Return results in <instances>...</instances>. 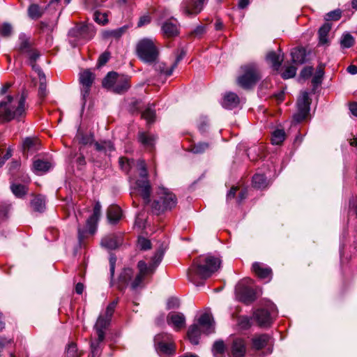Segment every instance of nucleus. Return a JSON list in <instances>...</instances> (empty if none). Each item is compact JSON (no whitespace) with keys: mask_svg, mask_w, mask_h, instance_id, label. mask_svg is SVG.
<instances>
[{"mask_svg":"<svg viewBox=\"0 0 357 357\" xmlns=\"http://www.w3.org/2000/svg\"><path fill=\"white\" fill-rule=\"evenodd\" d=\"M162 31L167 37H173L178 33L177 24L172 22H166L162 26Z\"/></svg>","mask_w":357,"mask_h":357,"instance_id":"nucleus-34","label":"nucleus"},{"mask_svg":"<svg viewBox=\"0 0 357 357\" xmlns=\"http://www.w3.org/2000/svg\"><path fill=\"white\" fill-rule=\"evenodd\" d=\"M199 325L203 328L204 333L207 334L214 332L215 326L212 315L208 313L203 314L199 319Z\"/></svg>","mask_w":357,"mask_h":357,"instance_id":"nucleus-20","label":"nucleus"},{"mask_svg":"<svg viewBox=\"0 0 357 357\" xmlns=\"http://www.w3.org/2000/svg\"><path fill=\"white\" fill-rule=\"evenodd\" d=\"M341 17V12L340 10H333L326 15V20H338Z\"/></svg>","mask_w":357,"mask_h":357,"instance_id":"nucleus-59","label":"nucleus"},{"mask_svg":"<svg viewBox=\"0 0 357 357\" xmlns=\"http://www.w3.org/2000/svg\"><path fill=\"white\" fill-rule=\"evenodd\" d=\"M138 57L144 62L152 63L158 56V50L152 40L144 38L139 40L136 47Z\"/></svg>","mask_w":357,"mask_h":357,"instance_id":"nucleus-7","label":"nucleus"},{"mask_svg":"<svg viewBox=\"0 0 357 357\" xmlns=\"http://www.w3.org/2000/svg\"><path fill=\"white\" fill-rule=\"evenodd\" d=\"M201 334L200 328L198 325H192L188 331V337L193 344H198L199 338Z\"/></svg>","mask_w":357,"mask_h":357,"instance_id":"nucleus-33","label":"nucleus"},{"mask_svg":"<svg viewBox=\"0 0 357 357\" xmlns=\"http://www.w3.org/2000/svg\"><path fill=\"white\" fill-rule=\"evenodd\" d=\"M225 346L223 341H216L213 347V352L215 357H222L224 354Z\"/></svg>","mask_w":357,"mask_h":357,"instance_id":"nucleus-49","label":"nucleus"},{"mask_svg":"<svg viewBox=\"0 0 357 357\" xmlns=\"http://www.w3.org/2000/svg\"><path fill=\"white\" fill-rule=\"evenodd\" d=\"M76 139L79 144L83 145L91 144L93 142V135L92 134H84L81 131L78 130L76 135Z\"/></svg>","mask_w":357,"mask_h":357,"instance_id":"nucleus-41","label":"nucleus"},{"mask_svg":"<svg viewBox=\"0 0 357 357\" xmlns=\"http://www.w3.org/2000/svg\"><path fill=\"white\" fill-rule=\"evenodd\" d=\"M137 272L130 268H123L118 278L119 289L129 287L131 290L137 291L144 287V280L149 275L146 273V262L139 261L137 263Z\"/></svg>","mask_w":357,"mask_h":357,"instance_id":"nucleus-2","label":"nucleus"},{"mask_svg":"<svg viewBox=\"0 0 357 357\" xmlns=\"http://www.w3.org/2000/svg\"><path fill=\"white\" fill-rule=\"evenodd\" d=\"M313 72V68L311 66L304 68L301 72V77L303 79L309 78Z\"/></svg>","mask_w":357,"mask_h":357,"instance_id":"nucleus-61","label":"nucleus"},{"mask_svg":"<svg viewBox=\"0 0 357 357\" xmlns=\"http://www.w3.org/2000/svg\"><path fill=\"white\" fill-rule=\"evenodd\" d=\"M208 148V144L205 142H200L195 144L191 151L194 153H202Z\"/></svg>","mask_w":357,"mask_h":357,"instance_id":"nucleus-54","label":"nucleus"},{"mask_svg":"<svg viewBox=\"0 0 357 357\" xmlns=\"http://www.w3.org/2000/svg\"><path fill=\"white\" fill-rule=\"evenodd\" d=\"M31 206L34 211L42 213L45 209V200L42 196H36L31 200Z\"/></svg>","mask_w":357,"mask_h":357,"instance_id":"nucleus-35","label":"nucleus"},{"mask_svg":"<svg viewBox=\"0 0 357 357\" xmlns=\"http://www.w3.org/2000/svg\"><path fill=\"white\" fill-rule=\"evenodd\" d=\"M36 74L40 82L38 95L41 98H44L47 94L46 89V77L43 71L37 73Z\"/></svg>","mask_w":357,"mask_h":357,"instance_id":"nucleus-40","label":"nucleus"},{"mask_svg":"<svg viewBox=\"0 0 357 357\" xmlns=\"http://www.w3.org/2000/svg\"><path fill=\"white\" fill-rule=\"evenodd\" d=\"M246 352V344L244 339L233 337L230 347L231 357H244Z\"/></svg>","mask_w":357,"mask_h":357,"instance_id":"nucleus-17","label":"nucleus"},{"mask_svg":"<svg viewBox=\"0 0 357 357\" xmlns=\"http://www.w3.org/2000/svg\"><path fill=\"white\" fill-rule=\"evenodd\" d=\"M155 110L151 107H147L142 114V117L146 120L148 123L153 122L155 119Z\"/></svg>","mask_w":357,"mask_h":357,"instance_id":"nucleus-51","label":"nucleus"},{"mask_svg":"<svg viewBox=\"0 0 357 357\" xmlns=\"http://www.w3.org/2000/svg\"><path fill=\"white\" fill-rule=\"evenodd\" d=\"M310 105L308 93L306 91L302 92L297 102L298 112L294 116L296 122H301L307 116L310 112Z\"/></svg>","mask_w":357,"mask_h":357,"instance_id":"nucleus-14","label":"nucleus"},{"mask_svg":"<svg viewBox=\"0 0 357 357\" xmlns=\"http://www.w3.org/2000/svg\"><path fill=\"white\" fill-rule=\"evenodd\" d=\"M206 31L205 26L203 25H199L197 26L192 32L191 35L195 36V37H200L202 36Z\"/></svg>","mask_w":357,"mask_h":357,"instance_id":"nucleus-60","label":"nucleus"},{"mask_svg":"<svg viewBox=\"0 0 357 357\" xmlns=\"http://www.w3.org/2000/svg\"><path fill=\"white\" fill-rule=\"evenodd\" d=\"M252 270L255 274L261 279L269 278L271 276V269L268 267L264 266L261 263H254L252 265Z\"/></svg>","mask_w":357,"mask_h":357,"instance_id":"nucleus-26","label":"nucleus"},{"mask_svg":"<svg viewBox=\"0 0 357 357\" xmlns=\"http://www.w3.org/2000/svg\"><path fill=\"white\" fill-rule=\"evenodd\" d=\"M324 66L319 65L316 70L315 75H314L312 82L314 86H317L321 83V80L324 74Z\"/></svg>","mask_w":357,"mask_h":357,"instance_id":"nucleus-47","label":"nucleus"},{"mask_svg":"<svg viewBox=\"0 0 357 357\" xmlns=\"http://www.w3.org/2000/svg\"><path fill=\"white\" fill-rule=\"evenodd\" d=\"M24 54H25L28 58V63L31 66L33 70H34L36 73L42 72L40 68L36 63L37 59L40 57V55L36 49L33 47Z\"/></svg>","mask_w":357,"mask_h":357,"instance_id":"nucleus-23","label":"nucleus"},{"mask_svg":"<svg viewBox=\"0 0 357 357\" xmlns=\"http://www.w3.org/2000/svg\"><path fill=\"white\" fill-rule=\"evenodd\" d=\"M331 29V25L329 23H325L319 30V43L325 45L328 43V34Z\"/></svg>","mask_w":357,"mask_h":357,"instance_id":"nucleus-38","label":"nucleus"},{"mask_svg":"<svg viewBox=\"0 0 357 357\" xmlns=\"http://www.w3.org/2000/svg\"><path fill=\"white\" fill-rule=\"evenodd\" d=\"M122 243V237L119 234H109L104 237L101 241L102 246L114 250L117 248Z\"/></svg>","mask_w":357,"mask_h":357,"instance_id":"nucleus-19","label":"nucleus"},{"mask_svg":"<svg viewBox=\"0 0 357 357\" xmlns=\"http://www.w3.org/2000/svg\"><path fill=\"white\" fill-rule=\"evenodd\" d=\"M122 217V211L119 206L112 205L107 209V218L110 223H116Z\"/></svg>","mask_w":357,"mask_h":357,"instance_id":"nucleus-28","label":"nucleus"},{"mask_svg":"<svg viewBox=\"0 0 357 357\" xmlns=\"http://www.w3.org/2000/svg\"><path fill=\"white\" fill-rule=\"evenodd\" d=\"M52 167V164L49 161L43 160H36L33 162V170L38 174H42L47 172Z\"/></svg>","mask_w":357,"mask_h":357,"instance_id":"nucleus-30","label":"nucleus"},{"mask_svg":"<svg viewBox=\"0 0 357 357\" xmlns=\"http://www.w3.org/2000/svg\"><path fill=\"white\" fill-rule=\"evenodd\" d=\"M239 102L240 99L236 93L228 92L225 93L222 105L225 108L231 109L236 107Z\"/></svg>","mask_w":357,"mask_h":357,"instance_id":"nucleus-22","label":"nucleus"},{"mask_svg":"<svg viewBox=\"0 0 357 357\" xmlns=\"http://www.w3.org/2000/svg\"><path fill=\"white\" fill-rule=\"evenodd\" d=\"M126 28L121 27L114 30L105 31L102 32L104 38H114L116 39L119 38L125 32Z\"/></svg>","mask_w":357,"mask_h":357,"instance_id":"nucleus-42","label":"nucleus"},{"mask_svg":"<svg viewBox=\"0 0 357 357\" xmlns=\"http://www.w3.org/2000/svg\"><path fill=\"white\" fill-rule=\"evenodd\" d=\"M167 324L173 327L174 330L179 331L185 326V316L178 312H169L167 317Z\"/></svg>","mask_w":357,"mask_h":357,"instance_id":"nucleus-18","label":"nucleus"},{"mask_svg":"<svg viewBox=\"0 0 357 357\" xmlns=\"http://www.w3.org/2000/svg\"><path fill=\"white\" fill-rule=\"evenodd\" d=\"M292 61L295 63H303L305 59V50L300 48H295L291 53Z\"/></svg>","mask_w":357,"mask_h":357,"instance_id":"nucleus-37","label":"nucleus"},{"mask_svg":"<svg viewBox=\"0 0 357 357\" xmlns=\"http://www.w3.org/2000/svg\"><path fill=\"white\" fill-rule=\"evenodd\" d=\"M151 21V18L149 15H144V16H142L139 20V22L137 23V26L139 27L140 26H142L145 24H147L150 22Z\"/></svg>","mask_w":357,"mask_h":357,"instance_id":"nucleus-64","label":"nucleus"},{"mask_svg":"<svg viewBox=\"0 0 357 357\" xmlns=\"http://www.w3.org/2000/svg\"><path fill=\"white\" fill-rule=\"evenodd\" d=\"M156 349L160 354L169 355L175 350V346L170 340V335L167 334H158L155 337Z\"/></svg>","mask_w":357,"mask_h":357,"instance_id":"nucleus-13","label":"nucleus"},{"mask_svg":"<svg viewBox=\"0 0 357 357\" xmlns=\"http://www.w3.org/2000/svg\"><path fill=\"white\" fill-rule=\"evenodd\" d=\"M155 69L161 74L169 76L172 74L174 68H173V65L167 67L165 63L160 62L155 64Z\"/></svg>","mask_w":357,"mask_h":357,"instance_id":"nucleus-44","label":"nucleus"},{"mask_svg":"<svg viewBox=\"0 0 357 357\" xmlns=\"http://www.w3.org/2000/svg\"><path fill=\"white\" fill-rule=\"evenodd\" d=\"M277 314L276 307L273 303H268L266 309H259L254 313V319L258 325L266 327L271 325L273 317Z\"/></svg>","mask_w":357,"mask_h":357,"instance_id":"nucleus-9","label":"nucleus"},{"mask_svg":"<svg viewBox=\"0 0 357 357\" xmlns=\"http://www.w3.org/2000/svg\"><path fill=\"white\" fill-rule=\"evenodd\" d=\"M130 87L129 84V78L121 75L117 79L115 85L114 86L112 91L116 93H123L126 92Z\"/></svg>","mask_w":357,"mask_h":357,"instance_id":"nucleus-25","label":"nucleus"},{"mask_svg":"<svg viewBox=\"0 0 357 357\" xmlns=\"http://www.w3.org/2000/svg\"><path fill=\"white\" fill-rule=\"evenodd\" d=\"M238 325L242 329H246L250 326V320L247 317L238 318Z\"/></svg>","mask_w":357,"mask_h":357,"instance_id":"nucleus-58","label":"nucleus"},{"mask_svg":"<svg viewBox=\"0 0 357 357\" xmlns=\"http://www.w3.org/2000/svg\"><path fill=\"white\" fill-rule=\"evenodd\" d=\"M82 355L77 347V345L74 342L68 344L66 351V357H80Z\"/></svg>","mask_w":357,"mask_h":357,"instance_id":"nucleus-48","label":"nucleus"},{"mask_svg":"<svg viewBox=\"0 0 357 357\" xmlns=\"http://www.w3.org/2000/svg\"><path fill=\"white\" fill-rule=\"evenodd\" d=\"M96 33V29L93 24L80 23L72 28L68 33L69 36L77 38L78 40L84 39L86 40H91Z\"/></svg>","mask_w":357,"mask_h":357,"instance_id":"nucleus-10","label":"nucleus"},{"mask_svg":"<svg viewBox=\"0 0 357 357\" xmlns=\"http://www.w3.org/2000/svg\"><path fill=\"white\" fill-rule=\"evenodd\" d=\"M25 114V98L24 96H6L0 101V123L18 119Z\"/></svg>","mask_w":357,"mask_h":357,"instance_id":"nucleus-3","label":"nucleus"},{"mask_svg":"<svg viewBox=\"0 0 357 357\" xmlns=\"http://www.w3.org/2000/svg\"><path fill=\"white\" fill-rule=\"evenodd\" d=\"M236 294L238 298L245 304H250L257 299L256 291L243 282L236 285Z\"/></svg>","mask_w":357,"mask_h":357,"instance_id":"nucleus-12","label":"nucleus"},{"mask_svg":"<svg viewBox=\"0 0 357 357\" xmlns=\"http://www.w3.org/2000/svg\"><path fill=\"white\" fill-rule=\"evenodd\" d=\"M121 76V75H118L115 72L109 73L102 80V86L105 88L112 91L116 82L117 79L119 78Z\"/></svg>","mask_w":357,"mask_h":357,"instance_id":"nucleus-32","label":"nucleus"},{"mask_svg":"<svg viewBox=\"0 0 357 357\" xmlns=\"http://www.w3.org/2000/svg\"><path fill=\"white\" fill-rule=\"evenodd\" d=\"M33 42L30 37L24 33H21L19 36L18 50L22 54H24L33 49Z\"/></svg>","mask_w":357,"mask_h":357,"instance_id":"nucleus-27","label":"nucleus"},{"mask_svg":"<svg viewBox=\"0 0 357 357\" xmlns=\"http://www.w3.org/2000/svg\"><path fill=\"white\" fill-rule=\"evenodd\" d=\"M130 162H131L127 158H121L119 159V165L121 169H123L124 171H128L131 165Z\"/></svg>","mask_w":357,"mask_h":357,"instance_id":"nucleus-63","label":"nucleus"},{"mask_svg":"<svg viewBox=\"0 0 357 357\" xmlns=\"http://www.w3.org/2000/svg\"><path fill=\"white\" fill-rule=\"evenodd\" d=\"M205 0H183L181 4V11L185 16H195L203 9Z\"/></svg>","mask_w":357,"mask_h":357,"instance_id":"nucleus-15","label":"nucleus"},{"mask_svg":"<svg viewBox=\"0 0 357 357\" xmlns=\"http://www.w3.org/2000/svg\"><path fill=\"white\" fill-rule=\"evenodd\" d=\"M137 169L140 178L136 181V186L144 200V204L146 205L151 202L150 195L151 188L148 179L146 165L144 160H139L137 162Z\"/></svg>","mask_w":357,"mask_h":357,"instance_id":"nucleus-6","label":"nucleus"},{"mask_svg":"<svg viewBox=\"0 0 357 357\" xmlns=\"http://www.w3.org/2000/svg\"><path fill=\"white\" fill-rule=\"evenodd\" d=\"M101 206L99 202H97L93 208V213L92 215L86 220V230H82L78 228V237L81 241L84 237L85 234L89 232L91 234H94L96 229V225L100 215Z\"/></svg>","mask_w":357,"mask_h":357,"instance_id":"nucleus-11","label":"nucleus"},{"mask_svg":"<svg viewBox=\"0 0 357 357\" xmlns=\"http://www.w3.org/2000/svg\"><path fill=\"white\" fill-rule=\"evenodd\" d=\"M95 79V75L90 70H84L79 73V81L81 85V93L85 99L90 93L91 85Z\"/></svg>","mask_w":357,"mask_h":357,"instance_id":"nucleus-16","label":"nucleus"},{"mask_svg":"<svg viewBox=\"0 0 357 357\" xmlns=\"http://www.w3.org/2000/svg\"><path fill=\"white\" fill-rule=\"evenodd\" d=\"M139 141L146 148H152L154 145L155 137L153 135L146 133L140 132L139 134Z\"/></svg>","mask_w":357,"mask_h":357,"instance_id":"nucleus-36","label":"nucleus"},{"mask_svg":"<svg viewBox=\"0 0 357 357\" xmlns=\"http://www.w3.org/2000/svg\"><path fill=\"white\" fill-rule=\"evenodd\" d=\"M241 68L243 74L238 77V84L243 89H250L259 79V70L255 64L246 65Z\"/></svg>","mask_w":357,"mask_h":357,"instance_id":"nucleus-8","label":"nucleus"},{"mask_svg":"<svg viewBox=\"0 0 357 357\" xmlns=\"http://www.w3.org/2000/svg\"><path fill=\"white\" fill-rule=\"evenodd\" d=\"M138 245L141 250H146L151 248V242L144 237H140L138 239Z\"/></svg>","mask_w":357,"mask_h":357,"instance_id":"nucleus-56","label":"nucleus"},{"mask_svg":"<svg viewBox=\"0 0 357 357\" xmlns=\"http://www.w3.org/2000/svg\"><path fill=\"white\" fill-rule=\"evenodd\" d=\"M163 258V252L161 250L157 251L154 256L152 257L151 261L149 265L146 263V273L151 276L152 275L159 264Z\"/></svg>","mask_w":357,"mask_h":357,"instance_id":"nucleus-24","label":"nucleus"},{"mask_svg":"<svg viewBox=\"0 0 357 357\" xmlns=\"http://www.w3.org/2000/svg\"><path fill=\"white\" fill-rule=\"evenodd\" d=\"M296 74V68L294 66H288L282 73V77L284 79H289L294 77Z\"/></svg>","mask_w":357,"mask_h":357,"instance_id":"nucleus-55","label":"nucleus"},{"mask_svg":"<svg viewBox=\"0 0 357 357\" xmlns=\"http://www.w3.org/2000/svg\"><path fill=\"white\" fill-rule=\"evenodd\" d=\"M43 13V10L36 4H31L28 9L29 16L32 19H38Z\"/></svg>","mask_w":357,"mask_h":357,"instance_id":"nucleus-46","label":"nucleus"},{"mask_svg":"<svg viewBox=\"0 0 357 357\" xmlns=\"http://www.w3.org/2000/svg\"><path fill=\"white\" fill-rule=\"evenodd\" d=\"M94 20L99 24L104 25L108 22L107 15L105 13L96 11L94 13Z\"/></svg>","mask_w":357,"mask_h":357,"instance_id":"nucleus-53","label":"nucleus"},{"mask_svg":"<svg viewBox=\"0 0 357 357\" xmlns=\"http://www.w3.org/2000/svg\"><path fill=\"white\" fill-rule=\"evenodd\" d=\"M70 0H50L48 4L49 7L52 6L54 9H62L64 6L68 5Z\"/></svg>","mask_w":357,"mask_h":357,"instance_id":"nucleus-52","label":"nucleus"},{"mask_svg":"<svg viewBox=\"0 0 357 357\" xmlns=\"http://www.w3.org/2000/svg\"><path fill=\"white\" fill-rule=\"evenodd\" d=\"M221 260L211 255L200 256L188 268V277L196 286L202 285L220 267Z\"/></svg>","mask_w":357,"mask_h":357,"instance_id":"nucleus-1","label":"nucleus"},{"mask_svg":"<svg viewBox=\"0 0 357 357\" xmlns=\"http://www.w3.org/2000/svg\"><path fill=\"white\" fill-rule=\"evenodd\" d=\"M12 192L17 197H22L27 192V187L22 184L13 183L10 186Z\"/></svg>","mask_w":357,"mask_h":357,"instance_id":"nucleus-43","label":"nucleus"},{"mask_svg":"<svg viewBox=\"0 0 357 357\" xmlns=\"http://www.w3.org/2000/svg\"><path fill=\"white\" fill-rule=\"evenodd\" d=\"M118 301H114L107 307L104 313L100 314L95 324L94 328L98 335V340L96 342H91V356L96 357L99 354V343L105 339V330L109 326L112 317L114 312Z\"/></svg>","mask_w":357,"mask_h":357,"instance_id":"nucleus-4","label":"nucleus"},{"mask_svg":"<svg viewBox=\"0 0 357 357\" xmlns=\"http://www.w3.org/2000/svg\"><path fill=\"white\" fill-rule=\"evenodd\" d=\"M269 340V336L266 334H261L254 337L252 340V348L260 350L265 347Z\"/></svg>","mask_w":357,"mask_h":357,"instance_id":"nucleus-29","label":"nucleus"},{"mask_svg":"<svg viewBox=\"0 0 357 357\" xmlns=\"http://www.w3.org/2000/svg\"><path fill=\"white\" fill-rule=\"evenodd\" d=\"M177 199L176 195L165 188H159L156 197L151 203V211L156 215L165 213L176 206Z\"/></svg>","mask_w":357,"mask_h":357,"instance_id":"nucleus-5","label":"nucleus"},{"mask_svg":"<svg viewBox=\"0 0 357 357\" xmlns=\"http://www.w3.org/2000/svg\"><path fill=\"white\" fill-rule=\"evenodd\" d=\"M13 31L12 26L8 23H4L1 29V33L3 36H10Z\"/></svg>","mask_w":357,"mask_h":357,"instance_id":"nucleus-57","label":"nucleus"},{"mask_svg":"<svg viewBox=\"0 0 357 357\" xmlns=\"http://www.w3.org/2000/svg\"><path fill=\"white\" fill-rule=\"evenodd\" d=\"M284 139L285 132L283 130H275L272 134L271 141L273 144H281L282 142L284 140Z\"/></svg>","mask_w":357,"mask_h":357,"instance_id":"nucleus-45","label":"nucleus"},{"mask_svg":"<svg viewBox=\"0 0 357 357\" xmlns=\"http://www.w3.org/2000/svg\"><path fill=\"white\" fill-rule=\"evenodd\" d=\"M110 57V54L108 52H105L102 53L98 59V65L100 66L105 65L109 60Z\"/></svg>","mask_w":357,"mask_h":357,"instance_id":"nucleus-62","label":"nucleus"},{"mask_svg":"<svg viewBox=\"0 0 357 357\" xmlns=\"http://www.w3.org/2000/svg\"><path fill=\"white\" fill-rule=\"evenodd\" d=\"M266 59V61L271 64L275 70H278L283 61L284 56L280 51L278 52L271 51L267 54Z\"/></svg>","mask_w":357,"mask_h":357,"instance_id":"nucleus-21","label":"nucleus"},{"mask_svg":"<svg viewBox=\"0 0 357 357\" xmlns=\"http://www.w3.org/2000/svg\"><path fill=\"white\" fill-rule=\"evenodd\" d=\"M354 39L350 33L343 34L340 40V45L344 48H349L353 46Z\"/></svg>","mask_w":357,"mask_h":357,"instance_id":"nucleus-50","label":"nucleus"},{"mask_svg":"<svg viewBox=\"0 0 357 357\" xmlns=\"http://www.w3.org/2000/svg\"><path fill=\"white\" fill-rule=\"evenodd\" d=\"M95 147L98 151L104 153L106 155H110L114 151V145L110 141L96 142Z\"/></svg>","mask_w":357,"mask_h":357,"instance_id":"nucleus-31","label":"nucleus"},{"mask_svg":"<svg viewBox=\"0 0 357 357\" xmlns=\"http://www.w3.org/2000/svg\"><path fill=\"white\" fill-rule=\"evenodd\" d=\"M252 184L255 188L264 189L268 185V183L264 175L256 174L252 178Z\"/></svg>","mask_w":357,"mask_h":357,"instance_id":"nucleus-39","label":"nucleus"}]
</instances>
